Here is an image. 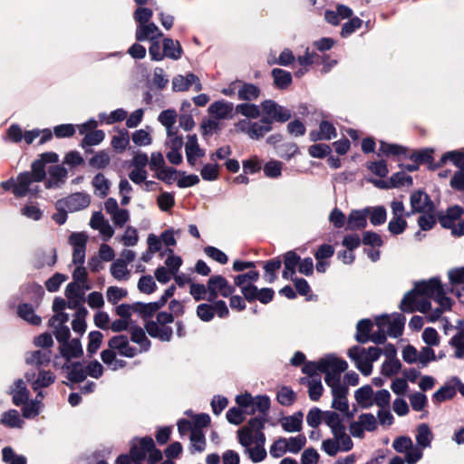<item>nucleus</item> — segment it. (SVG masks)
<instances>
[{"label":"nucleus","mask_w":464,"mask_h":464,"mask_svg":"<svg viewBox=\"0 0 464 464\" xmlns=\"http://www.w3.org/2000/svg\"><path fill=\"white\" fill-rule=\"evenodd\" d=\"M237 113H239L248 119H257L260 114V108L256 104L254 103H240L236 106Z\"/></svg>","instance_id":"nucleus-41"},{"label":"nucleus","mask_w":464,"mask_h":464,"mask_svg":"<svg viewBox=\"0 0 464 464\" xmlns=\"http://www.w3.org/2000/svg\"><path fill=\"white\" fill-rule=\"evenodd\" d=\"M31 169L32 172L24 171L17 176V185L13 189V194L16 198H23L27 194L35 196L38 192V186L31 188V185L34 182H41L45 179V165L39 159L33 161Z\"/></svg>","instance_id":"nucleus-1"},{"label":"nucleus","mask_w":464,"mask_h":464,"mask_svg":"<svg viewBox=\"0 0 464 464\" xmlns=\"http://www.w3.org/2000/svg\"><path fill=\"white\" fill-rule=\"evenodd\" d=\"M449 344L455 348L454 356L461 359L464 356V328H460L450 340Z\"/></svg>","instance_id":"nucleus-40"},{"label":"nucleus","mask_w":464,"mask_h":464,"mask_svg":"<svg viewBox=\"0 0 464 464\" xmlns=\"http://www.w3.org/2000/svg\"><path fill=\"white\" fill-rule=\"evenodd\" d=\"M129 454L132 458L133 464H141L150 450L154 448V440L150 436L142 438L134 437L130 442Z\"/></svg>","instance_id":"nucleus-5"},{"label":"nucleus","mask_w":464,"mask_h":464,"mask_svg":"<svg viewBox=\"0 0 464 464\" xmlns=\"http://www.w3.org/2000/svg\"><path fill=\"white\" fill-rule=\"evenodd\" d=\"M406 227L407 221L401 217H393L388 224V230L395 236L402 234Z\"/></svg>","instance_id":"nucleus-64"},{"label":"nucleus","mask_w":464,"mask_h":464,"mask_svg":"<svg viewBox=\"0 0 464 464\" xmlns=\"http://www.w3.org/2000/svg\"><path fill=\"white\" fill-rule=\"evenodd\" d=\"M198 80V76L193 72L186 75L178 74L172 79V91L175 92H186L193 84V81Z\"/></svg>","instance_id":"nucleus-21"},{"label":"nucleus","mask_w":464,"mask_h":464,"mask_svg":"<svg viewBox=\"0 0 464 464\" xmlns=\"http://www.w3.org/2000/svg\"><path fill=\"white\" fill-rule=\"evenodd\" d=\"M433 149L425 148L420 150L414 151L411 156L410 160L419 164L429 163L433 160Z\"/></svg>","instance_id":"nucleus-55"},{"label":"nucleus","mask_w":464,"mask_h":464,"mask_svg":"<svg viewBox=\"0 0 464 464\" xmlns=\"http://www.w3.org/2000/svg\"><path fill=\"white\" fill-rule=\"evenodd\" d=\"M306 444V438L303 434L290 437L285 443V452L297 454Z\"/></svg>","instance_id":"nucleus-43"},{"label":"nucleus","mask_w":464,"mask_h":464,"mask_svg":"<svg viewBox=\"0 0 464 464\" xmlns=\"http://www.w3.org/2000/svg\"><path fill=\"white\" fill-rule=\"evenodd\" d=\"M95 190L99 192L101 198H105L110 190L111 182L102 173H97L92 181Z\"/></svg>","instance_id":"nucleus-37"},{"label":"nucleus","mask_w":464,"mask_h":464,"mask_svg":"<svg viewBox=\"0 0 464 464\" xmlns=\"http://www.w3.org/2000/svg\"><path fill=\"white\" fill-rule=\"evenodd\" d=\"M260 94V89L253 83H244L238 90V98L243 101L256 100Z\"/></svg>","instance_id":"nucleus-44"},{"label":"nucleus","mask_w":464,"mask_h":464,"mask_svg":"<svg viewBox=\"0 0 464 464\" xmlns=\"http://www.w3.org/2000/svg\"><path fill=\"white\" fill-rule=\"evenodd\" d=\"M34 306L35 304L32 302L30 304H19L17 306V314L20 318L26 321L30 324L36 326L42 323V318L34 313Z\"/></svg>","instance_id":"nucleus-18"},{"label":"nucleus","mask_w":464,"mask_h":464,"mask_svg":"<svg viewBox=\"0 0 464 464\" xmlns=\"http://www.w3.org/2000/svg\"><path fill=\"white\" fill-rule=\"evenodd\" d=\"M411 211L406 213V217H411L416 213L436 212V206L430 197L422 189L415 190L410 197Z\"/></svg>","instance_id":"nucleus-4"},{"label":"nucleus","mask_w":464,"mask_h":464,"mask_svg":"<svg viewBox=\"0 0 464 464\" xmlns=\"http://www.w3.org/2000/svg\"><path fill=\"white\" fill-rule=\"evenodd\" d=\"M179 171L173 167H164L156 171L155 177L168 185H171L176 180V175Z\"/></svg>","instance_id":"nucleus-54"},{"label":"nucleus","mask_w":464,"mask_h":464,"mask_svg":"<svg viewBox=\"0 0 464 464\" xmlns=\"http://www.w3.org/2000/svg\"><path fill=\"white\" fill-rule=\"evenodd\" d=\"M52 352L50 350H37L28 353L25 357V362L37 367L46 366L51 362Z\"/></svg>","instance_id":"nucleus-22"},{"label":"nucleus","mask_w":464,"mask_h":464,"mask_svg":"<svg viewBox=\"0 0 464 464\" xmlns=\"http://www.w3.org/2000/svg\"><path fill=\"white\" fill-rule=\"evenodd\" d=\"M371 211V207H366L362 209L352 210L347 218L346 229L359 230L363 229L367 226V217Z\"/></svg>","instance_id":"nucleus-10"},{"label":"nucleus","mask_w":464,"mask_h":464,"mask_svg":"<svg viewBox=\"0 0 464 464\" xmlns=\"http://www.w3.org/2000/svg\"><path fill=\"white\" fill-rule=\"evenodd\" d=\"M303 412L296 411L291 416L284 417L282 420V428L287 432H298L302 430Z\"/></svg>","instance_id":"nucleus-25"},{"label":"nucleus","mask_w":464,"mask_h":464,"mask_svg":"<svg viewBox=\"0 0 464 464\" xmlns=\"http://www.w3.org/2000/svg\"><path fill=\"white\" fill-rule=\"evenodd\" d=\"M327 362L323 361V358L318 362H307L304 364L302 372L309 376L310 379H314L315 376H320L317 371L325 372Z\"/></svg>","instance_id":"nucleus-36"},{"label":"nucleus","mask_w":464,"mask_h":464,"mask_svg":"<svg viewBox=\"0 0 464 464\" xmlns=\"http://www.w3.org/2000/svg\"><path fill=\"white\" fill-rule=\"evenodd\" d=\"M379 150L385 155L400 156L406 154V148L398 144H392L385 141H380Z\"/></svg>","instance_id":"nucleus-52"},{"label":"nucleus","mask_w":464,"mask_h":464,"mask_svg":"<svg viewBox=\"0 0 464 464\" xmlns=\"http://www.w3.org/2000/svg\"><path fill=\"white\" fill-rule=\"evenodd\" d=\"M219 165L218 163H208L205 164L200 171V175L202 179L206 181H214L218 179L219 171H218Z\"/></svg>","instance_id":"nucleus-58"},{"label":"nucleus","mask_w":464,"mask_h":464,"mask_svg":"<svg viewBox=\"0 0 464 464\" xmlns=\"http://www.w3.org/2000/svg\"><path fill=\"white\" fill-rule=\"evenodd\" d=\"M88 339L87 352L90 356H92L99 350L102 343L103 334L100 331H92L88 334Z\"/></svg>","instance_id":"nucleus-49"},{"label":"nucleus","mask_w":464,"mask_h":464,"mask_svg":"<svg viewBox=\"0 0 464 464\" xmlns=\"http://www.w3.org/2000/svg\"><path fill=\"white\" fill-rule=\"evenodd\" d=\"M415 286L419 291L420 295L434 298L444 288L441 281L438 277H432L428 281H420L415 283Z\"/></svg>","instance_id":"nucleus-14"},{"label":"nucleus","mask_w":464,"mask_h":464,"mask_svg":"<svg viewBox=\"0 0 464 464\" xmlns=\"http://www.w3.org/2000/svg\"><path fill=\"white\" fill-rule=\"evenodd\" d=\"M464 215V208L459 205H453L446 209V212L437 213L438 221L443 228L450 229L455 222Z\"/></svg>","instance_id":"nucleus-8"},{"label":"nucleus","mask_w":464,"mask_h":464,"mask_svg":"<svg viewBox=\"0 0 464 464\" xmlns=\"http://www.w3.org/2000/svg\"><path fill=\"white\" fill-rule=\"evenodd\" d=\"M370 222L373 226H380L385 223L387 218V211L383 206H376L371 208Z\"/></svg>","instance_id":"nucleus-51"},{"label":"nucleus","mask_w":464,"mask_h":464,"mask_svg":"<svg viewBox=\"0 0 464 464\" xmlns=\"http://www.w3.org/2000/svg\"><path fill=\"white\" fill-rule=\"evenodd\" d=\"M130 340L140 345L141 352H147L150 350L151 343L149 338L146 336L145 331L138 325H135L130 328Z\"/></svg>","instance_id":"nucleus-28"},{"label":"nucleus","mask_w":464,"mask_h":464,"mask_svg":"<svg viewBox=\"0 0 464 464\" xmlns=\"http://www.w3.org/2000/svg\"><path fill=\"white\" fill-rule=\"evenodd\" d=\"M49 179L44 182L47 189L58 188L64 184L68 175L67 169L62 165H53L48 169Z\"/></svg>","instance_id":"nucleus-11"},{"label":"nucleus","mask_w":464,"mask_h":464,"mask_svg":"<svg viewBox=\"0 0 464 464\" xmlns=\"http://www.w3.org/2000/svg\"><path fill=\"white\" fill-rule=\"evenodd\" d=\"M163 52L166 57L179 60L182 55V48L179 41L171 38L163 39Z\"/></svg>","instance_id":"nucleus-31"},{"label":"nucleus","mask_w":464,"mask_h":464,"mask_svg":"<svg viewBox=\"0 0 464 464\" xmlns=\"http://www.w3.org/2000/svg\"><path fill=\"white\" fill-rule=\"evenodd\" d=\"M372 323L370 319H362L357 323L355 340L359 343H366L370 341V333L372 328Z\"/></svg>","instance_id":"nucleus-27"},{"label":"nucleus","mask_w":464,"mask_h":464,"mask_svg":"<svg viewBox=\"0 0 464 464\" xmlns=\"http://www.w3.org/2000/svg\"><path fill=\"white\" fill-rule=\"evenodd\" d=\"M144 327L148 334L152 338H157L162 342H169L171 340L173 331L170 326L160 325L154 321H148Z\"/></svg>","instance_id":"nucleus-15"},{"label":"nucleus","mask_w":464,"mask_h":464,"mask_svg":"<svg viewBox=\"0 0 464 464\" xmlns=\"http://www.w3.org/2000/svg\"><path fill=\"white\" fill-rule=\"evenodd\" d=\"M420 295L418 289L414 285V287L408 291L403 298L401 301L400 304V309L403 313H413L416 311V302H417V296Z\"/></svg>","instance_id":"nucleus-30"},{"label":"nucleus","mask_w":464,"mask_h":464,"mask_svg":"<svg viewBox=\"0 0 464 464\" xmlns=\"http://www.w3.org/2000/svg\"><path fill=\"white\" fill-rule=\"evenodd\" d=\"M111 274L117 280H125L128 276L127 266L121 259H116L111 266Z\"/></svg>","instance_id":"nucleus-61"},{"label":"nucleus","mask_w":464,"mask_h":464,"mask_svg":"<svg viewBox=\"0 0 464 464\" xmlns=\"http://www.w3.org/2000/svg\"><path fill=\"white\" fill-rule=\"evenodd\" d=\"M54 381L55 376L52 372L41 370L38 372L36 380L33 382L32 388L34 391H38L41 388L49 387Z\"/></svg>","instance_id":"nucleus-33"},{"label":"nucleus","mask_w":464,"mask_h":464,"mask_svg":"<svg viewBox=\"0 0 464 464\" xmlns=\"http://www.w3.org/2000/svg\"><path fill=\"white\" fill-rule=\"evenodd\" d=\"M372 396H373V390H372V386L369 384L360 387L354 392V398H355L357 403L362 409H368L373 404V402L371 401Z\"/></svg>","instance_id":"nucleus-26"},{"label":"nucleus","mask_w":464,"mask_h":464,"mask_svg":"<svg viewBox=\"0 0 464 464\" xmlns=\"http://www.w3.org/2000/svg\"><path fill=\"white\" fill-rule=\"evenodd\" d=\"M282 261L280 257H276L267 260L264 264V269L266 272L265 278L268 283H273L277 278L276 271L281 267Z\"/></svg>","instance_id":"nucleus-34"},{"label":"nucleus","mask_w":464,"mask_h":464,"mask_svg":"<svg viewBox=\"0 0 464 464\" xmlns=\"http://www.w3.org/2000/svg\"><path fill=\"white\" fill-rule=\"evenodd\" d=\"M271 75L274 80V85L279 90L287 89L293 82L291 72L280 68H274L271 72Z\"/></svg>","instance_id":"nucleus-23"},{"label":"nucleus","mask_w":464,"mask_h":464,"mask_svg":"<svg viewBox=\"0 0 464 464\" xmlns=\"http://www.w3.org/2000/svg\"><path fill=\"white\" fill-rule=\"evenodd\" d=\"M2 459L8 464H27V459L24 455H18L12 447H5L2 450Z\"/></svg>","instance_id":"nucleus-42"},{"label":"nucleus","mask_w":464,"mask_h":464,"mask_svg":"<svg viewBox=\"0 0 464 464\" xmlns=\"http://www.w3.org/2000/svg\"><path fill=\"white\" fill-rule=\"evenodd\" d=\"M457 393L456 385L450 382V380L436 391L432 395L434 403H441L445 401L451 400Z\"/></svg>","instance_id":"nucleus-24"},{"label":"nucleus","mask_w":464,"mask_h":464,"mask_svg":"<svg viewBox=\"0 0 464 464\" xmlns=\"http://www.w3.org/2000/svg\"><path fill=\"white\" fill-rule=\"evenodd\" d=\"M111 161L107 151L100 150L89 160V165L94 169H105Z\"/></svg>","instance_id":"nucleus-50"},{"label":"nucleus","mask_w":464,"mask_h":464,"mask_svg":"<svg viewBox=\"0 0 464 464\" xmlns=\"http://www.w3.org/2000/svg\"><path fill=\"white\" fill-rule=\"evenodd\" d=\"M156 288V283L150 275L142 276L138 282V289L140 293L150 295L155 292Z\"/></svg>","instance_id":"nucleus-63"},{"label":"nucleus","mask_w":464,"mask_h":464,"mask_svg":"<svg viewBox=\"0 0 464 464\" xmlns=\"http://www.w3.org/2000/svg\"><path fill=\"white\" fill-rule=\"evenodd\" d=\"M411 406L415 411H421L428 403L427 396L420 392H416L409 397Z\"/></svg>","instance_id":"nucleus-59"},{"label":"nucleus","mask_w":464,"mask_h":464,"mask_svg":"<svg viewBox=\"0 0 464 464\" xmlns=\"http://www.w3.org/2000/svg\"><path fill=\"white\" fill-rule=\"evenodd\" d=\"M323 361H325L328 363L326 365V371L328 370L340 375L348 368V363L346 361L337 358L334 355H328L325 358H323Z\"/></svg>","instance_id":"nucleus-35"},{"label":"nucleus","mask_w":464,"mask_h":464,"mask_svg":"<svg viewBox=\"0 0 464 464\" xmlns=\"http://www.w3.org/2000/svg\"><path fill=\"white\" fill-rule=\"evenodd\" d=\"M296 395L294 391L287 386H283L276 394V400L282 406H290L295 401Z\"/></svg>","instance_id":"nucleus-48"},{"label":"nucleus","mask_w":464,"mask_h":464,"mask_svg":"<svg viewBox=\"0 0 464 464\" xmlns=\"http://www.w3.org/2000/svg\"><path fill=\"white\" fill-rule=\"evenodd\" d=\"M202 136L209 137L214 133L218 132L221 128L217 119H204L200 124Z\"/></svg>","instance_id":"nucleus-57"},{"label":"nucleus","mask_w":464,"mask_h":464,"mask_svg":"<svg viewBox=\"0 0 464 464\" xmlns=\"http://www.w3.org/2000/svg\"><path fill=\"white\" fill-rule=\"evenodd\" d=\"M418 218V226L422 231H429L434 227L437 223L438 218L435 212L421 213Z\"/></svg>","instance_id":"nucleus-47"},{"label":"nucleus","mask_w":464,"mask_h":464,"mask_svg":"<svg viewBox=\"0 0 464 464\" xmlns=\"http://www.w3.org/2000/svg\"><path fill=\"white\" fill-rule=\"evenodd\" d=\"M59 352L63 358L67 362L73 358H80L83 355V350L81 340L79 338H73L59 346Z\"/></svg>","instance_id":"nucleus-13"},{"label":"nucleus","mask_w":464,"mask_h":464,"mask_svg":"<svg viewBox=\"0 0 464 464\" xmlns=\"http://www.w3.org/2000/svg\"><path fill=\"white\" fill-rule=\"evenodd\" d=\"M20 292L23 297L29 299L35 306H39L44 295L43 286L34 282L23 285Z\"/></svg>","instance_id":"nucleus-16"},{"label":"nucleus","mask_w":464,"mask_h":464,"mask_svg":"<svg viewBox=\"0 0 464 464\" xmlns=\"http://www.w3.org/2000/svg\"><path fill=\"white\" fill-rule=\"evenodd\" d=\"M405 321L406 319L403 314L396 313L392 321H389V316L387 314H383L377 318L376 323L379 326H382L386 323H389L387 334L390 337L398 338L402 335Z\"/></svg>","instance_id":"nucleus-7"},{"label":"nucleus","mask_w":464,"mask_h":464,"mask_svg":"<svg viewBox=\"0 0 464 464\" xmlns=\"http://www.w3.org/2000/svg\"><path fill=\"white\" fill-rule=\"evenodd\" d=\"M91 199L89 195L82 192L73 193L63 199L59 200L60 205L66 207L70 212L78 211L87 208Z\"/></svg>","instance_id":"nucleus-9"},{"label":"nucleus","mask_w":464,"mask_h":464,"mask_svg":"<svg viewBox=\"0 0 464 464\" xmlns=\"http://www.w3.org/2000/svg\"><path fill=\"white\" fill-rule=\"evenodd\" d=\"M234 105L232 102L217 101L210 104L208 112L217 120L230 119L233 117Z\"/></svg>","instance_id":"nucleus-17"},{"label":"nucleus","mask_w":464,"mask_h":464,"mask_svg":"<svg viewBox=\"0 0 464 464\" xmlns=\"http://www.w3.org/2000/svg\"><path fill=\"white\" fill-rule=\"evenodd\" d=\"M130 143L129 132L126 129L119 130V134L114 135L111 139L112 148L119 152L124 151Z\"/></svg>","instance_id":"nucleus-38"},{"label":"nucleus","mask_w":464,"mask_h":464,"mask_svg":"<svg viewBox=\"0 0 464 464\" xmlns=\"http://www.w3.org/2000/svg\"><path fill=\"white\" fill-rule=\"evenodd\" d=\"M2 423L10 428H21L23 420L16 410H10L3 414Z\"/></svg>","instance_id":"nucleus-53"},{"label":"nucleus","mask_w":464,"mask_h":464,"mask_svg":"<svg viewBox=\"0 0 464 464\" xmlns=\"http://www.w3.org/2000/svg\"><path fill=\"white\" fill-rule=\"evenodd\" d=\"M432 440V432L426 423H421L418 426L416 441L420 449H425L430 446V442Z\"/></svg>","instance_id":"nucleus-32"},{"label":"nucleus","mask_w":464,"mask_h":464,"mask_svg":"<svg viewBox=\"0 0 464 464\" xmlns=\"http://www.w3.org/2000/svg\"><path fill=\"white\" fill-rule=\"evenodd\" d=\"M237 131L246 134L252 140H259L273 130L271 121L261 118L258 121H250L247 119L240 120L236 123Z\"/></svg>","instance_id":"nucleus-2"},{"label":"nucleus","mask_w":464,"mask_h":464,"mask_svg":"<svg viewBox=\"0 0 464 464\" xmlns=\"http://www.w3.org/2000/svg\"><path fill=\"white\" fill-rule=\"evenodd\" d=\"M412 182V178L403 171L396 172L390 177V185L392 186V188H400L404 184L411 186Z\"/></svg>","instance_id":"nucleus-60"},{"label":"nucleus","mask_w":464,"mask_h":464,"mask_svg":"<svg viewBox=\"0 0 464 464\" xmlns=\"http://www.w3.org/2000/svg\"><path fill=\"white\" fill-rule=\"evenodd\" d=\"M283 163L279 160H271L267 161L264 167L263 170L265 176L269 179H277L282 174Z\"/></svg>","instance_id":"nucleus-46"},{"label":"nucleus","mask_w":464,"mask_h":464,"mask_svg":"<svg viewBox=\"0 0 464 464\" xmlns=\"http://www.w3.org/2000/svg\"><path fill=\"white\" fill-rule=\"evenodd\" d=\"M300 382L306 384L308 387L309 398L313 401H317L321 398L324 387L321 381V376H315L314 379L301 378Z\"/></svg>","instance_id":"nucleus-20"},{"label":"nucleus","mask_w":464,"mask_h":464,"mask_svg":"<svg viewBox=\"0 0 464 464\" xmlns=\"http://www.w3.org/2000/svg\"><path fill=\"white\" fill-rule=\"evenodd\" d=\"M261 108L263 111V118H266V120L271 121V126H273V122H280L284 123L288 121L292 113L291 111L282 105H279L273 100H265L261 103Z\"/></svg>","instance_id":"nucleus-3"},{"label":"nucleus","mask_w":464,"mask_h":464,"mask_svg":"<svg viewBox=\"0 0 464 464\" xmlns=\"http://www.w3.org/2000/svg\"><path fill=\"white\" fill-rule=\"evenodd\" d=\"M62 368L68 371L67 379L73 383H80L87 377L85 369L82 368L80 362H66Z\"/></svg>","instance_id":"nucleus-19"},{"label":"nucleus","mask_w":464,"mask_h":464,"mask_svg":"<svg viewBox=\"0 0 464 464\" xmlns=\"http://www.w3.org/2000/svg\"><path fill=\"white\" fill-rule=\"evenodd\" d=\"M437 361V356L431 346H423L418 352V362L421 367H426L430 362Z\"/></svg>","instance_id":"nucleus-56"},{"label":"nucleus","mask_w":464,"mask_h":464,"mask_svg":"<svg viewBox=\"0 0 464 464\" xmlns=\"http://www.w3.org/2000/svg\"><path fill=\"white\" fill-rule=\"evenodd\" d=\"M270 405V398L267 395L256 396V399L253 400V409L249 413L254 414L256 411H257L261 415L266 416Z\"/></svg>","instance_id":"nucleus-45"},{"label":"nucleus","mask_w":464,"mask_h":464,"mask_svg":"<svg viewBox=\"0 0 464 464\" xmlns=\"http://www.w3.org/2000/svg\"><path fill=\"white\" fill-rule=\"evenodd\" d=\"M88 235L84 232H72L69 236L68 242L73 247L72 263L74 265H83Z\"/></svg>","instance_id":"nucleus-6"},{"label":"nucleus","mask_w":464,"mask_h":464,"mask_svg":"<svg viewBox=\"0 0 464 464\" xmlns=\"http://www.w3.org/2000/svg\"><path fill=\"white\" fill-rule=\"evenodd\" d=\"M308 152L313 158L324 159L332 152V149L327 144L316 143L309 147Z\"/></svg>","instance_id":"nucleus-62"},{"label":"nucleus","mask_w":464,"mask_h":464,"mask_svg":"<svg viewBox=\"0 0 464 464\" xmlns=\"http://www.w3.org/2000/svg\"><path fill=\"white\" fill-rule=\"evenodd\" d=\"M105 138V133L102 130H94L85 134L84 138L81 142L82 148L85 150V152L92 153V149H87V147H92L100 144Z\"/></svg>","instance_id":"nucleus-29"},{"label":"nucleus","mask_w":464,"mask_h":464,"mask_svg":"<svg viewBox=\"0 0 464 464\" xmlns=\"http://www.w3.org/2000/svg\"><path fill=\"white\" fill-rule=\"evenodd\" d=\"M157 311V305L154 302L147 304L142 302L133 303V312L139 314L144 320L152 317Z\"/></svg>","instance_id":"nucleus-39"},{"label":"nucleus","mask_w":464,"mask_h":464,"mask_svg":"<svg viewBox=\"0 0 464 464\" xmlns=\"http://www.w3.org/2000/svg\"><path fill=\"white\" fill-rule=\"evenodd\" d=\"M163 36L162 32L153 22H148L147 24H139L136 29L135 38L138 42H143L146 40H156Z\"/></svg>","instance_id":"nucleus-12"}]
</instances>
